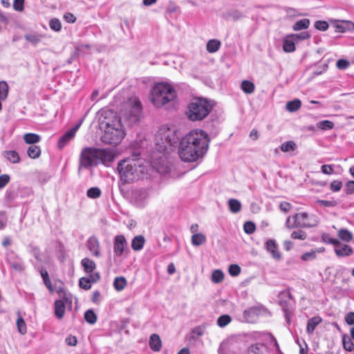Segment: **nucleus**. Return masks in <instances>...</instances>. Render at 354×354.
Masks as SVG:
<instances>
[{"label": "nucleus", "mask_w": 354, "mask_h": 354, "mask_svg": "<svg viewBox=\"0 0 354 354\" xmlns=\"http://www.w3.org/2000/svg\"><path fill=\"white\" fill-rule=\"evenodd\" d=\"M40 274H41V278L43 279V281H44L45 286L47 287V288L50 292H53V288L51 281L50 280L49 275H48V273L47 270H45V269H41L40 270Z\"/></svg>", "instance_id": "c9c22d12"}, {"label": "nucleus", "mask_w": 354, "mask_h": 354, "mask_svg": "<svg viewBox=\"0 0 354 354\" xmlns=\"http://www.w3.org/2000/svg\"><path fill=\"white\" fill-rule=\"evenodd\" d=\"M297 149L296 143L292 140L286 141L280 146V149L283 152L293 151Z\"/></svg>", "instance_id": "f704fd0d"}, {"label": "nucleus", "mask_w": 354, "mask_h": 354, "mask_svg": "<svg viewBox=\"0 0 354 354\" xmlns=\"http://www.w3.org/2000/svg\"><path fill=\"white\" fill-rule=\"evenodd\" d=\"M24 38L31 44L36 46L41 41L42 36L37 33L26 34Z\"/></svg>", "instance_id": "c756f323"}, {"label": "nucleus", "mask_w": 354, "mask_h": 354, "mask_svg": "<svg viewBox=\"0 0 354 354\" xmlns=\"http://www.w3.org/2000/svg\"><path fill=\"white\" fill-rule=\"evenodd\" d=\"M266 249L269 252L272 258L279 260L281 257V253L278 250V245L274 239H268L266 243Z\"/></svg>", "instance_id": "f3484780"}, {"label": "nucleus", "mask_w": 354, "mask_h": 354, "mask_svg": "<svg viewBox=\"0 0 354 354\" xmlns=\"http://www.w3.org/2000/svg\"><path fill=\"white\" fill-rule=\"evenodd\" d=\"M336 66L339 70H345L350 66V62L344 59H340L337 60Z\"/></svg>", "instance_id": "4d7b16f0"}, {"label": "nucleus", "mask_w": 354, "mask_h": 354, "mask_svg": "<svg viewBox=\"0 0 354 354\" xmlns=\"http://www.w3.org/2000/svg\"><path fill=\"white\" fill-rule=\"evenodd\" d=\"M286 226L289 229L298 227L297 222H296V219L292 218V217H291V216H288L287 218L286 221Z\"/></svg>", "instance_id": "69168bd1"}, {"label": "nucleus", "mask_w": 354, "mask_h": 354, "mask_svg": "<svg viewBox=\"0 0 354 354\" xmlns=\"http://www.w3.org/2000/svg\"><path fill=\"white\" fill-rule=\"evenodd\" d=\"M263 308L261 306H252L243 312V317L246 322L253 323L262 314Z\"/></svg>", "instance_id": "4468645a"}, {"label": "nucleus", "mask_w": 354, "mask_h": 354, "mask_svg": "<svg viewBox=\"0 0 354 354\" xmlns=\"http://www.w3.org/2000/svg\"><path fill=\"white\" fill-rule=\"evenodd\" d=\"M232 321V318L228 315H223L220 316L217 319V324L219 327L223 328L230 324Z\"/></svg>", "instance_id": "79ce46f5"}, {"label": "nucleus", "mask_w": 354, "mask_h": 354, "mask_svg": "<svg viewBox=\"0 0 354 354\" xmlns=\"http://www.w3.org/2000/svg\"><path fill=\"white\" fill-rule=\"evenodd\" d=\"M306 236V233L301 230L294 231L291 234V238L294 239L305 240Z\"/></svg>", "instance_id": "864d4df0"}, {"label": "nucleus", "mask_w": 354, "mask_h": 354, "mask_svg": "<svg viewBox=\"0 0 354 354\" xmlns=\"http://www.w3.org/2000/svg\"><path fill=\"white\" fill-rule=\"evenodd\" d=\"M206 241V237L202 233H196L192 236V243L193 245L199 246Z\"/></svg>", "instance_id": "473e14b6"}, {"label": "nucleus", "mask_w": 354, "mask_h": 354, "mask_svg": "<svg viewBox=\"0 0 354 354\" xmlns=\"http://www.w3.org/2000/svg\"><path fill=\"white\" fill-rule=\"evenodd\" d=\"M322 240L326 243L333 244L334 246L339 243V241L337 239L330 237L328 234H324L322 235Z\"/></svg>", "instance_id": "052dcab7"}, {"label": "nucleus", "mask_w": 354, "mask_h": 354, "mask_svg": "<svg viewBox=\"0 0 354 354\" xmlns=\"http://www.w3.org/2000/svg\"><path fill=\"white\" fill-rule=\"evenodd\" d=\"M345 191L347 194L354 192V180H349L346 183Z\"/></svg>", "instance_id": "774afa93"}, {"label": "nucleus", "mask_w": 354, "mask_h": 354, "mask_svg": "<svg viewBox=\"0 0 354 354\" xmlns=\"http://www.w3.org/2000/svg\"><path fill=\"white\" fill-rule=\"evenodd\" d=\"M248 354H270L267 346L263 344H253L248 348Z\"/></svg>", "instance_id": "a211bd4d"}, {"label": "nucleus", "mask_w": 354, "mask_h": 354, "mask_svg": "<svg viewBox=\"0 0 354 354\" xmlns=\"http://www.w3.org/2000/svg\"><path fill=\"white\" fill-rule=\"evenodd\" d=\"M127 249V242L123 235H117L114 238L113 252L115 256L120 257Z\"/></svg>", "instance_id": "ddd939ff"}, {"label": "nucleus", "mask_w": 354, "mask_h": 354, "mask_svg": "<svg viewBox=\"0 0 354 354\" xmlns=\"http://www.w3.org/2000/svg\"><path fill=\"white\" fill-rule=\"evenodd\" d=\"M65 313V304L63 300H57L55 302V315L58 319H62Z\"/></svg>", "instance_id": "5701e85b"}, {"label": "nucleus", "mask_w": 354, "mask_h": 354, "mask_svg": "<svg viewBox=\"0 0 354 354\" xmlns=\"http://www.w3.org/2000/svg\"><path fill=\"white\" fill-rule=\"evenodd\" d=\"M49 26L51 30L55 32H59L62 29V24L57 18H53L49 21Z\"/></svg>", "instance_id": "c03bdc74"}, {"label": "nucleus", "mask_w": 354, "mask_h": 354, "mask_svg": "<svg viewBox=\"0 0 354 354\" xmlns=\"http://www.w3.org/2000/svg\"><path fill=\"white\" fill-rule=\"evenodd\" d=\"M3 156L12 163H18L20 161L19 153L15 150H8L3 152Z\"/></svg>", "instance_id": "b1692460"}, {"label": "nucleus", "mask_w": 354, "mask_h": 354, "mask_svg": "<svg viewBox=\"0 0 354 354\" xmlns=\"http://www.w3.org/2000/svg\"><path fill=\"white\" fill-rule=\"evenodd\" d=\"M221 45V44L219 40L214 39H210L208 41L206 46L207 51L210 53H216L219 50Z\"/></svg>", "instance_id": "a878e982"}, {"label": "nucleus", "mask_w": 354, "mask_h": 354, "mask_svg": "<svg viewBox=\"0 0 354 354\" xmlns=\"http://www.w3.org/2000/svg\"><path fill=\"white\" fill-rule=\"evenodd\" d=\"M17 326L18 330L21 334L24 335L26 333V332H27L26 325V323L22 317H19L17 319Z\"/></svg>", "instance_id": "09e8293b"}, {"label": "nucleus", "mask_w": 354, "mask_h": 354, "mask_svg": "<svg viewBox=\"0 0 354 354\" xmlns=\"http://www.w3.org/2000/svg\"><path fill=\"white\" fill-rule=\"evenodd\" d=\"M6 259L12 269L19 272L24 271V266L23 264L22 259L15 252L11 251L8 253Z\"/></svg>", "instance_id": "f8f14e48"}, {"label": "nucleus", "mask_w": 354, "mask_h": 354, "mask_svg": "<svg viewBox=\"0 0 354 354\" xmlns=\"http://www.w3.org/2000/svg\"><path fill=\"white\" fill-rule=\"evenodd\" d=\"M322 322L320 317H313L308 321L306 332L308 334H312L315 327Z\"/></svg>", "instance_id": "393cba45"}, {"label": "nucleus", "mask_w": 354, "mask_h": 354, "mask_svg": "<svg viewBox=\"0 0 354 354\" xmlns=\"http://www.w3.org/2000/svg\"><path fill=\"white\" fill-rule=\"evenodd\" d=\"M317 203L323 207H335L337 205V203L335 200L332 201H326V200H318Z\"/></svg>", "instance_id": "6e6d98bb"}, {"label": "nucleus", "mask_w": 354, "mask_h": 354, "mask_svg": "<svg viewBox=\"0 0 354 354\" xmlns=\"http://www.w3.org/2000/svg\"><path fill=\"white\" fill-rule=\"evenodd\" d=\"M80 288L84 290H89L91 288V283L86 277H82L79 280Z\"/></svg>", "instance_id": "5fc2aeb1"}, {"label": "nucleus", "mask_w": 354, "mask_h": 354, "mask_svg": "<svg viewBox=\"0 0 354 354\" xmlns=\"http://www.w3.org/2000/svg\"><path fill=\"white\" fill-rule=\"evenodd\" d=\"M205 329H206V324H201L200 326H198L194 328L192 330V333L193 335L192 337L195 338V335L197 336V337L202 336L204 334V332H205Z\"/></svg>", "instance_id": "a18cd8bd"}, {"label": "nucleus", "mask_w": 354, "mask_h": 354, "mask_svg": "<svg viewBox=\"0 0 354 354\" xmlns=\"http://www.w3.org/2000/svg\"><path fill=\"white\" fill-rule=\"evenodd\" d=\"M127 286V280L124 277H117L113 281V286L118 291L122 290Z\"/></svg>", "instance_id": "2f4dec72"}, {"label": "nucleus", "mask_w": 354, "mask_h": 354, "mask_svg": "<svg viewBox=\"0 0 354 354\" xmlns=\"http://www.w3.org/2000/svg\"><path fill=\"white\" fill-rule=\"evenodd\" d=\"M339 237L346 242H348L353 239L352 233L346 229L342 228L338 231Z\"/></svg>", "instance_id": "58836bf2"}, {"label": "nucleus", "mask_w": 354, "mask_h": 354, "mask_svg": "<svg viewBox=\"0 0 354 354\" xmlns=\"http://www.w3.org/2000/svg\"><path fill=\"white\" fill-rule=\"evenodd\" d=\"M315 257H316V252L313 250H311L310 252H305L301 255V259L305 261L315 259Z\"/></svg>", "instance_id": "e2e57ef3"}, {"label": "nucleus", "mask_w": 354, "mask_h": 354, "mask_svg": "<svg viewBox=\"0 0 354 354\" xmlns=\"http://www.w3.org/2000/svg\"><path fill=\"white\" fill-rule=\"evenodd\" d=\"M310 26V20L308 19H302L295 22L292 26V29L295 31L307 29Z\"/></svg>", "instance_id": "c85d7f7f"}, {"label": "nucleus", "mask_w": 354, "mask_h": 354, "mask_svg": "<svg viewBox=\"0 0 354 354\" xmlns=\"http://www.w3.org/2000/svg\"><path fill=\"white\" fill-rule=\"evenodd\" d=\"M216 103L205 97L193 98L188 104L185 115L192 122L202 121L210 113Z\"/></svg>", "instance_id": "423d86ee"}, {"label": "nucleus", "mask_w": 354, "mask_h": 354, "mask_svg": "<svg viewBox=\"0 0 354 354\" xmlns=\"http://www.w3.org/2000/svg\"><path fill=\"white\" fill-rule=\"evenodd\" d=\"M295 41L290 37L287 35L283 39V50L286 53H292L295 50Z\"/></svg>", "instance_id": "412c9836"}, {"label": "nucleus", "mask_w": 354, "mask_h": 354, "mask_svg": "<svg viewBox=\"0 0 354 354\" xmlns=\"http://www.w3.org/2000/svg\"><path fill=\"white\" fill-rule=\"evenodd\" d=\"M114 159L115 154L111 149L85 147L80 155L78 171L88 169L100 163H109Z\"/></svg>", "instance_id": "39448f33"}, {"label": "nucleus", "mask_w": 354, "mask_h": 354, "mask_svg": "<svg viewBox=\"0 0 354 354\" xmlns=\"http://www.w3.org/2000/svg\"><path fill=\"white\" fill-rule=\"evenodd\" d=\"M73 138L74 136L68 131H67L59 139L57 144L58 147L59 149L64 148Z\"/></svg>", "instance_id": "cd10ccee"}, {"label": "nucleus", "mask_w": 354, "mask_h": 354, "mask_svg": "<svg viewBox=\"0 0 354 354\" xmlns=\"http://www.w3.org/2000/svg\"><path fill=\"white\" fill-rule=\"evenodd\" d=\"M27 154L30 158H37L41 155V149L39 146L31 145L27 149Z\"/></svg>", "instance_id": "7c9ffc66"}, {"label": "nucleus", "mask_w": 354, "mask_h": 354, "mask_svg": "<svg viewBox=\"0 0 354 354\" xmlns=\"http://www.w3.org/2000/svg\"><path fill=\"white\" fill-rule=\"evenodd\" d=\"M350 21H339L335 24L336 31L339 32H344L347 29V26L350 24Z\"/></svg>", "instance_id": "8fccbe9b"}, {"label": "nucleus", "mask_w": 354, "mask_h": 354, "mask_svg": "<svg viewBox=\"0 0 354 354\" xmlns=\"http://www.w3.org/2000/svg\"><path fill=\"white\" fill-rule=\"evenodd\" d=\"M228 272L231 276L236 277L241 272V268L237 264H232L229 266Z\"/></svg>", "instance_id": "3c124183"}, {"label": "nucleus", "mask_w": 354, "mask_h": 354, "mask_svg": "<svg viewBox=\"0 0 354 354\" xmlns=\"http://www.w3.org/2000/svg\"><path fill=\"white\" fill-rule=\"evenodd\" d=\"M224 278V274L221 270H215L212 274V281L215 283H221Z\"/></svg>", "instance_id": "a19ab883"}, {"label": "nucleus", "mask_w": 354, "mask_h": 354, "mask_svg": "<svg viewBox=\"0 0 354 354\" xmlns=\"http://www.w3.org/2000/svg\"><path fill=\"white\" fill-rule=\"evenodd\" d=\"M342 345L343 348L346 351H352L354 349V344L351 339L346 335H342Z\"/></svg>", "instance_id": "72a5a7b5"}, {"label": "nucleus", "mask_w": 354, "mask_h": 354, "mask_svg": "<svg viewBox=\"0 0 354 354\" xmlns=\"http://www.w3.org/2000/svg\"><path fill=\"white\" fill-rule=\"evenodd\" d=\"M342 187V183L339 180H333L330 185V189L333 192H338Z\"/></svg>", "instance_id": "680f3d73"}, {"label": "nucleus", "mask_w": 354, "mask_h": 354, "mask_svg": "<svg viewBox=\"0 0 354 354\" xmlns=\"http://www.w3.org/2000/svg\"><path fill=\"white\" fill-rule=\"evenodd\" d=\"M133 156V158H125L118 164L120 178L123 183H130L138 180L142 172V165L138 159V155L134 154Z\"/></svg>", "instance_id": "0eeeda50"}, {"label": "nucleus", "mask_w": 354, "mask_h": 354, "mask_svg": "<svg viewBox=\"0 0 354 354\" xmlns=\"http://www.w3.org/2000/svg\"><path fill=\"white\" fill-rule=\"evenodd\" d=\"M130 82V87H137L139 88H175V87L178 86L167 79L156 80L155 77H151L133 79Z\"/></svg>", "instance_id": "6e6552de"}, {"label": "nucleus", "mask_w": 354, "mask_h": 354, "mask_svg": "<svg viewBox=\"0 0 354 354\" xmlns=\"http://www.w3.org/2000/svg\"><path fill=\"white\" fill-rule=\"evenodd\" d=\"M87 248L93 257H100L101 256L100 241L96 236H92L88 238Z\"/></svg>", "instance_id": "2eb2a0df"}, {"label": "nucleus", "mask_w": 354, "mask_h": 354, "mask_svg": "<svg viewBox=\"0 0 354 354\" xmlns=\"http://www.w3.org/2000/svg\"><path fill=\"white\" fill-rule=\"evenodd\" d=\"M145 239L142 235L136 236L131 241V248L135 251H139L143 248Z\"/></svg>", "instance_id": "4be33fe9"}, {"label": "nucleus", "mask_w": 354, "mask_h": 354, "mask_svg": "<svg viewBox=\"0 0 354 354\" xmlns=\"http://www.w3.org/2000/svg\"><path fill=\"white\" fill-rule=\"evenodd\" d=\"M334 251L339 257H349L353 253V250L351 246L342 243L339 241V243L335 246Z\"/></svg>", "instance_id": "dca6fc26"}, {"label": "nucleus", "mask_w": 354, "mask_h": 354, "mask_svg": "<svg viewBox=\"0 0 354 354\" xmlns=\"http://www.w3.org/2000/svg\"><path fill=\"white\" fill-rule=\"evenodd\" d=\"M317 127L322 130H329L333 128L334 124L329 120H323L317 123Z\"/></svg>", "instance_id": "de8ad7c7"}, {"label": "nucleus", "mask_w": 354, "mask_h": 354, "mask_svg": "<svg viewBox=\"0 0 354 354\" xmlns=\"http://www.w3.org/2000/svg\"><path fill=\"white\" fill-rule=\"evenodd\" d=\"M177 96L176 90H151L150 99L156 107H161Z\"/></svg>", "instance_id": "9d476101"}, {"label": "nucleus", "mask_w": 354, "mask_h": 354, "mask_svg": "<svg viewBox=\"0 0 354 354\" xmlns=\"http://www.w3.org/2000/svg\"><path fill=\"white\" fill-rule=\"evenodd\" d=\"M228 15L233 20H239L243 17V13L236 10L230 12Z\"/></svg>", "instance_id": "338daca9"}, {"label": "nucleus", "mask_w": 354, "mask_h": 354, "mask_svg": "<svg viewBox=\"0 0 354 354\" xmlns=\"http://www.w3.org/2000/svg\"><path fill=\"white\" fill-rule=\"evenodd\" d=\"M23 138L26 143L32 145H34V144L39 142L41 140L40 136L33 133H25Z\"/></svg>", "instance_id": "bb28decb"}, {"label": "nucleus", "mask_w": 354, "mask_h": 354, "mask_svg": "<svg viewBox=\"0 0 354 354\" xmlns=\"http://www.w3.org/2000/svg\"><path fill=\"white\" fill-rule=\"evenodd\" d=\"M244 232L248 234H252L255 230V225L251 221H247L243 225Z\"/></svg>", "instance_id": "603ef678"}, {"label": "nucleus", "mask_w": 354, "mask_h": 354, "mask_svg": "<svg viewBox=\"0 0 354 354\" xmlns=\"http://www.w3.org/2000/svg\"><path fill=\"white\" fill-rule=\"evenodd\" d=\"M292 218L296 219L298 227H312L316 226L319 220L314 214H308L306 212L295 214Z\"/></svg>", "instance_id": "9b49d317"}, {"label": "nucleus", "mask_w": 354, "mask_h": 354, "mask_svg": "<svg viewBox=\"0 0 354 354\" xmlns=\"http://www.w3.org/2000/svg\"><path fill=\"white\" fill-rule=\"evenodd\" d=\"M301 105V102L299 100L295 99L292 101H289L286 104V109L290 112H295L297 111Z\"/></svg>", "instance_id": "4c0bfd02"}, {"label": "nucleus", "mask_w": 354, "mask_h": 354, "mask_svg": "<svg viewBox=\"0 0 354 354\" xmlns=\"http://www.w3.org/2000/svg\"><path fill=\"white\" fill-rule=\"evenodd\" d=\"M228 205L230 211L232 213H237L240 212L241 209V203L239 201L234 198H231L228 201Z\"/></svg>", "instance_id": "e433bc0d"}, {"label": "nucleus", "mask_w": 354, "mask_h": 354, "mask_svg": "<svg viewBox=\"0 0 354 354\" xmlns=\"http://www.w3.org/2000/svg\"><path fill=\"white\" fill-rule=\"evenodd\" d=\"M24 1L25 0H14L13 1V8L15 10L18 12H21L24 8Z\"/></svg>", "instance_id": "bf43d9fd"}, {"label": "nucleus", "mask_w": 354, "mask_h": 354, "mask_svg": "<svg viewBox=\"0 0 354 354\" xmlns=\"http://www.w3.org/2000/svg\"><path fill=\"white\" fill-rule=\"evenodd\" d=\"M149 346L153 351H159L162 347L161 339L158 335L152 334L149 339Z\"/></svg>", "instance_id": "6ab92c4d"}, {"label": "nucleus", "mask_w": 354, "mask_h": 354, "mask_svg": "<svg viewBox=\"0 0 354 354\" xmlns=\"http://www.w3.org/2000/svg\"><path fill=\"white\" fill-rule=\"evenodd\" d=\"M290 37L295 40V41H297L299 40H304L310 38V35L308 32H302L297 34H291Z\"/></svg>", "instance_id": "49530a36"}, {"label": "nucleus", "mask_w": 354, "mask_h": 354, "mask_svg": "<svg viewBox=\"0 0 354 354\" xmlns=\"http://www.w3.org/2000/svg\"><path fill=\"white\" fill-rule=\"evenodd\" d=\"M142 107L137 97H131L124 105L121 112V117L110 109H102L98 111V123L102 130L111 129L122 124V120L129 127L136 125L142 118Z\"/></svg>", "instance_id": "f257e3e1"}, {"label": "nucleus", "mask_w": 354, "mask_h": 354, "mask_svg": "<svg viewBox=\"0 0 354 354\" xmlns=\"http://www.w3.org/2000/svg\"><path fill=\"white\" fill-rule=\"evenodd\" d=\"M178 137L174 127L162 125L155 135L154 145L151 152L152 160H160L178 142Z\"/></svg>", "instance_id": "20e7f679"}, {"label": "nucleus", "mask_w": 354, "mask_h": 354, "mask_svg": "<svg viewBox=\"0 0 354 354\" xmlns=\"http://www.w3.org/2000/svg\"><path fill=\"white\" fill-rule=\"evenodd\" d=\"M101 190L96 187H91L87 190L86 195L91 198H97L101 196Z\"/></svg>", "instance_id": "37998d69"}, {"label": "nucleus", "mask_w": 354, "mask_h": 354, "mask_svg": "<svg viewBox=\"0 0 354 354\" xmlns=\"http://www.w3.org/2000/svg\"><path fill=\"white\" fill-rule=\"evenodd\" d=\"M103 131L101 140L102 142L109 145H118L126 136L123 124H120L119 127L115 126Z\"/></svg>", "instance_id": "1a4fd4ad"}, {"label": "nucleus", "mask_w": 354, "mask_h": 354, "mask_svg": "<svg viewBox=\"0 0 354 354\" xmlns=\"http://www.w3.org/2000/svg\"><path fill=\"white\" fill-rule=\"evenodd\" d=\"M142 107L137 97H131L124 105L121 112V117L110 109H102L98 111V123L102 130L111 129L122 124V120L129 127L136 125L142 118Z\"/></svg>", "instance_id": "f03ea898"}, {"label": "nucleus", "mask_w": 354, "mask_h": 354, "mask_svg": "<svg viewBox=\"0 0 354 354\" xmlns=\"http://www.w3.org/2000/svg\"><path fill=\"white\" fill-rule=\"evenodd\" d=\"M84 319L90 324H94L97 322V315L91 309L88 310L84 313Z\"/></svg>", "instance_id": "ea45409f"}, {"label": "nucleus", "mask_w": 354, "mask_h": 354, "mask_svg": "<svg viewBox=\"0 0 354 354\" xmlns=\"http://www.w3.org/2000/svg\"><path fill=\"white\" fill-rule=\"evenodd\" d=\"M315 28L321 31H325L328 28V24L325 21H317L315 23Z\"/></svg>", "instance_id": "13d9d810"}, {"label": "nucleus", "mask_w": 354, "mask_h": 354, "mask_svg": "<svg viewBox=\"0 0 354 354\" xmlns=\"http://www.w3.org/2000/svg\"><path fill=\"white\" fill-rule=\"evenodd\" d=\"M10 178L8 174L0 176V189H3L10 182Z\"/></svg>", "instance_id": "0e129e2a"}, {"label": "nucleus", "mask_w": 354, "mask_h": 354, "mask_svg": "<svg viewBox=\"0 0 354 354\" xmlns=\"http://www.w3.org/2000/svg\"><path fill=\"white\" fill-rule=\"evenodd\" d=\"M81 266L83 267L84 272L86 273H91L96 268L95 263L89 258H84L82 259Z\"/></svg>", "instance_id": "aec40b11"}, {"label": "nucleus", "mask_w": 354, "mask_h": 354, "mask_svg": "<svg viewBox=\"0 0 354 354\" xmlns=\"http://www.w3.org/2000/svg\"><path fill=\"white\" fill-rule=\"evenodd\" d=\"M210 138L208 134L199 129L188 133L181 140L178 154L184 162H192L203 158L207 153Z\"/></svg>", "instance_id": "7ed1b4c3"}]
</instances>
